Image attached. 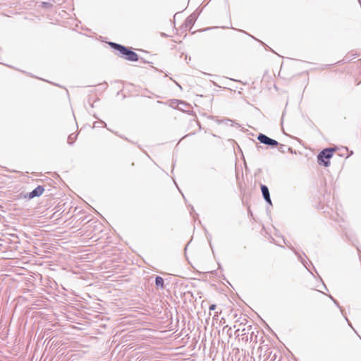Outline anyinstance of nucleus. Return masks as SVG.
Returning a JSON list of instances; mask_svg holds the SVG:
<instances>
[{
  "label": "nucleus",
  "instance_id": "20e7f679",
  "mask_svg": "<svg viewBox=\"0 0 361 361\" xmlns=\"http://www.w3.org/2000/svg\"><path fill=\"white\" fill-rule=\"evenodd\" d=\"M197 18V15L195 13H192L190 14L185 20L183 23V27L185 30H190L192 28V26L195 23L196 20Z\"/></svg>",
  "mask_w": 361,
  "mask_h": 361
},
{
  "label": "nucleus",
  "instance_id": "7ed1b4c3",
  "mask_svg": "<svg viewBox=\"0 0 361 361\" xmlns=\"http://www.w3.org/2000/svg\"><path fill=\"white\" fill-rule=\"evenodd\" d=\"M261 351L264 350V361H275L277 355L276 353H273L272 350L268 345H263L259 348Z\"/></svg>",
  "mask_w": 361,
  "mask_h": 361
},
{
  "label": "nucleus",
  "instance_id": "f03ea898",
  "mask_svg": "<svg viewBox=\"0 0 361 361\" xmlns=\"http://www.w3.org/2000/svg\"><path fill=\"white\" fill-rule=\"evenodd\" d=\"M334 151V149L331 148L322 150L318 155V160L321 161L325 166H328L330 164L329 159L332 157Z\"/></svg>",
  "mask_w": 361,
  "mask_h": 361
},
{
  "label": "nucleus",
  "instance_id": "f257e3e1",
  "mask_svg": "<svg viewBox=\"0 0 361 361\" xmlns=\"http://www.w3.org/2000/svg\"><path fill=\"white\" fill-rule=\"evenodd\" d=\"M109 44L111 48L118 51L116 54L119 57H122L130 61H138V55L135 52L129 49L128 47H126L119 44H116L115 42H109Z\"/></svg>",
  "mask_w": 361,
  "mask_h": 361
},
{
  "label": "nucleus",
  "instance_id": "0eeeda50",
  "mask_svg": "<svg viewBox=\"0 0 361 361\" xmlns=\"http://www.w3.org/2000/svg\"><path fill=\"white\" fill-rule=\"evenodd\" d=\"M261 190H262V195H263L264 200H266V202H268L269 204H271V201L269 191L268 188L264 185H262Z\"/></svg>",
  "mask_w": 361,
  "mask_h": 361
},
{
  "label": "nucleus",
  "instance_id": "423d86ee",
  "mask_svg": "<svg viewBox=\"0 0 361 361\" xmlns=\"http://www.w3.org/2000/svg\"><path fill=\"white\" fill-rule=\"evenodd\" d=\"M44 191V187L39 185L35 189H34L32 192H30L29 193L28 197L30 199L34 198L35 197H39L43 193Z\"/></svg>",
  "mask_w": 361,
  "mask_h": 361
},
{
  "label": "nucleus",
  "instance_id": "9b49d317",
  "mask_svg": "<svg viewBox=\"0 0 361 361\" xmlns=\"http://www.w3.org/2000/svg\"><path fill=\"white\" fill-rule=\"evenodd\" d=\"M75 137H73L72 135H69L68 137V142L69 144H72L74 142Z\"/></svg>",
  "mask_w": 361,
  "mask_h": 361
},
{
  "label": "nucleus",
  "instance_id": "1a4fd4ad",
  "mask_svg": "<svg viewBox=\"0 0 361 361\" xmlns=\"http://www.w3.org/2000/svg\"><path fill=\"white\" fill-rule=\"evenodd\" d=\"M238 336H240V334H238ZM241 336V339L243 341H244L245 342H247L248 341V336H247V334L246 332V329H243L242 330V334L240 335Z\"/></svg>",
  "mask_w": 361,
  "mask_h": 361
},
{
  "label": "nucleus",
  "instance_id": "9d476101",
  "mask_svg": "<svg viewBox=\"0 0 361 361\" xmlns=\"http://www.w3.org/2000/svg\"><path fill=\"white\" fill-rule=\"evenodd\" d=\"M228 329L227 334H228V336L231 338L232 336V332H231L232 328L228 326V325H226L224 327V329Z\"/></svg>",
  "mask_w": 361,
  "mask_h": 361
},
{
  "label": "nucleus",
  "instance_id": "ddd939ff",
  "mask_svg": "<svg viewBox=\"0 0 361 361\" xmlns=\"http://www.w3.org/2000/svg\"><path fill=\"white\" fill-rule=\"evenodd\" d=\"M221 313V312H215V314H214V317H219V315Z\"/></svg>",
  "mask_w": 361,
  "mask_h": 361
},
{
  "label": "nucleus",
  "instance_id": "39448f33",
  "mask_svg": "<svg viewBox=\"0 0 361 361\" xmlns=\"http://www.w3.org/2000/svg\"><path fill=\"white\" fill-rule=\"evenodd\" d=\"M257 139L261 143L267 145L277 146L279 145V142L276 140L269 138L263 134H259Z\"/></svg>",
  "mask_w": 361,
  "mask_h": 361
},
{
  "label": "nucleus",
  "instance_id": "6e6552de",
  "mask_svg": "<svg viewBox=\"0 0 361 361\" xmlns=\"http://www.w3.org/2000/svg\"><path fill=\"white\" fill-rule=\"evenodd\" d=\"M155 284L157 288L163 289L164 288V282L163 278L159 276H157L155 279Z\"/></svg>",
  "mask_w": 361,
  "mask_h": 361
},
{
  "label": "nucleus",
  "instance_id": "f8f14e48",
  "mask_svg": "<svg viewBox=\"0 0 361 361\" xmlns=\"http://www.w3.org/2000/svg\"><path fill=\"white\" fill-rule=\"evenodd\" d=\"M216 307V305L215 304H212L209 306V310H214Z\"/></svg>",
  "mask_w": 361,
  "mask_h": 361
}]
</instances>
